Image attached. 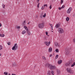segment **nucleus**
<instances>
[{
  "instance_id": "1",
  "label": "nucleus",
  "mask_w": 75,
  "mask_h": 75,
  "mask_svg": "<svg viewBox=\"0 0 75 75\" xmlns=\"http://www.w3.org/2000/svg\"><path fill=\"white\" fill-rule=\"evenodd\" d=\"M46 67H48V68H49L51 70H53V69H55L57 68L56 67L54 66H53L52 65L49 64L48 63H47L45 64Z\"/></svg>"
},
{
  "instance_id": "2",
  "label": "nucleus",
  "mask_w": 75,
  "mask_h": 75,
  "mask_svg": "<svg viewBox=\"0 0 75 75\" xmlns=\"http://www.w3.org/2000/svg\"><path fill=\"white\" fill-rule=\"evenodd\" d=\"M66 70L70 74H73L74 73V72L72 70V69H71V68H67L66 69Z\"/></svg>"
},
{
  "instance_id": "3",
  "label": "nucleus",
  "mask_w": 75,
  "mask_h": 75,
  "mask_svg": "<svg viewBox=\"0 0 75 75\" xmlns=\"http://www.w3.org/2000/svg\"><path fill=\"white\" fill-rule=\"evenodd\" d=\"M58 30L59 33L60 34H62L64 33V30L62 28H59L58 29Z\"/></svg>"
},
{
  "instance_id": "4",
  "label": "nucleus",
  "mask_w": 75,
  "mask_h": 75,
  "mask_svg": "<svg viewBox=\"0 0 75 75\" xmlns=\"http://www.w3.org/2000/svg\"><path fill=\"white\" fill-rule=\"evenodd\" d=\"M18 48V46L17 44H15L14 46L12 48V50H16Z\"/></svg>"
},
{
  "instance_id": "5",
  "label": "nucleus",
  "mask_w": 75,
  "mask_h": 75,
  "mask_svg": "<svg viewBox=\"0 0 75 75\" xmlns=\"http://www.w3.org/2000/svg\"><path fill=\"white\" fill-rule=\"evenodd\" d=\"M51 72V71L49 70L47 73V75H54V71H52Z\"/></svg>"
},
{
  "instance_id": "6",
  "label": "nucleus",
  "mask_w": 75,
  "mask_h": 75,
  "mask_svg": "<svg viewBox=\"0 0 75 75\" xmlns=\"http://www.w3.org/2000/svg\"><path fill=\"white\" fill-rule=\"evenodd\" d=\"M44 24L43 23H40L39 24V27L40 28H43V27H44Z\"/></svg>"
},
{
  "instance_id": "7",
  "label": "nucleus",
  "mask_w": 75,
  "mask_h": 75,
  "mask_svg": "<svg viewBox=\"0 0 75 75\" xmlns=\"http://www.w3.org/2000/svg\"><path fill=\"white\" fill-rule=\"evenodd\" d=\"M71 10H72V8L70 7L67 11V13H71Z\"/></svg>"
},
{
  "instance_id": "8",
  "label": "nucleus",
  "mask_w": 75,
  "mask_h": 75,
  "mask_svg": "<svg viewBox=\"0 0 75 75\" xmlns=\"http://www.w3.org/2000/svg\"><path fill=\"white\" fill-rule=\"evenodd\" d=\"M50 42H48L46 41L45 42V44L47 46H49V45H50Z\"/></svg>"
},
{
  "instance_id": "9",
  "label": "nucleus",
  "mask_w": 75,
  "mask_h": 75,
  "mask_svg": "<svg viewBox=\"0 0 75 75\" xmlns=\"http://www.w3.org/2000/svg\"><path fill=\"white\" fill-rule=\"evenodd\" d=\"M44 12H42L41 15L43 16V17H45L46 16V13H45L44 15Z\"/></svg>"
},
{
  "instance_id": "10",
  "label": "nucleus",
  "mask_w": 75,
  "mask_h": 75,
  "mask_svg": "<svg viewBox=\"0 0 75 75\" xmlns=\"http://www.w3.org/2000/svg\"><path fill=\"white\" fill-rule=\"evenodd\" d=\"M26 33H27V34H28L29 35H30L31 34V33H30V32L28 30L27 31Z\"/></svg>"
},
{
  "instance_id": "11",
  "label": "nucleus",
  "mask_w": 75,
  "mask_h": 75,
  "mask_svg": "<svg viewBox=\"0 0 75 75\" xmlns=\"http://www.w3.org/2000/svg\"><path fill=\"white\" fill-rule=\"evenodd\" d=\"M59 26H60V25L59 24H57L55 26V28H59Z\"/></svg>"
},
{
  "instance_id": "12",
  "label": "nucleus",
  "mask_w": 75,
  "mask_h": 75,
  "mask_svg": "<svg viewBox=\"0 0 75 75\" xmlns=\"http://www.w3.org/2000/svg\"><path fill=\"white\" fill-rule=\"evenodd\" d=\"M62 61L61 60H60L58 61V63L59 64H61L62 63Z\"/></svg>"
},
{
  "instance_id": "13",
  "label": "nucleus",
  "mask_w": 75,
  "mask_h": 75,
  "mask_svg": "<svg viewBox=\"0 0 75 75\" xmlns=\"http://www.w3.org/2000/svg\"><path fill=\"white\" fill-rule=\"evenodd\" d=\"M55 46H57V47H60L59 45H58V43H57V42H55Z\"/></svg>"
},
{
  "instance_id": "14",
  "label": "nucleus",
  "mask_w": 75,
  "mask_h": 75,
  "mask_svg": "<svg viewBox=\"0 0 75 75\" xmlns=\"http://www.w3.org/2000/svg\"><path fill=\"white\" fill-rule=\"evenodd\" d=\"M24 28H25L26 30H27V31H28L29 30L28 29V28H27V26H25L24 27Z\"/></svg>"
},
{
  "instance_id": "15",
  "label": "nucleus",
  "mask_w": 75,
  "mask_h": 75,
  "mask_svg": "<svg viewBox=\"0 0 75 75\" xmlns=\"http://www.w3.org/2000/svg\"><path fill=\"white\" fill-rule=\"evenodd\" d=\"M52 49L51 47H50L49 49V52H51L52 51Z\"/></svg>"
},
{
  "instance_id": "16",
  "label": "nucleus",
  "mask_w": 75,
  "mask_h": 75,
  "mask_svg": "<svg viewBox=\"0 0 75 75\" xmlns=\"http://www.w3.org/2000/svg\"><path fill=\"white\" fill-rule=\"evenodd\" d=\"M16 27L17 29H20V26H16Z\"/></svg>"
},
{
  "instance_id": "17",
  "label": "nucleus",
  "mask_w": 75,
  "mask_h": 75,
  "mask_svg": "<svg viewBox=\"0 0 75 75\" xmlns=\"http://www.w3.org/2000/svg\"><path fill=\"white\" fill-rule=\"evenodd\" d=\"M0 36L1 37H4V34H3L2 35L1 34H0Z\"/></svg>"
},
{
  "instance_id": "18",
  "label": "nucleus",
  "mask_w": 75,
  "mask_h": 75,
  "mask_svg": "<svg viewBox=\"0 0 75 75\" xmlns=\"http://www.w3.org/2000/svg\"><path fill=\"white\" fill-rule=\"evenodd\" d=\"M57 74L58 75V74H60V71H59V70H57Z\"/></svg>"
},
{
  "instance_id": "19",
  "label": "nucleus",
  "mask_w": 75,
  "mask_h": 75,
  "mask_svg": "<svg viewBox=\"0 0 75 75\" xmlns=\"http://www.w3.org/2000/svg\"><path fill=\"white\" fill-rule=\"evenodd\" d=\"M66 21H69V18L68 17H67L66 18Z\"/></svg>"
},
{
  "instance_id": "20",
  "label": "nucleus",
  "mask_w": 75,
  "mask_h": 75,
  "mask_svg": "<svg viewBox=\"0 0 75 75\" xmlns=\"http://www.w3.org/2000/svg\"><path fill=\"white\" fill-rule=\"evenodd\" d=\"M25 33H26L25 31V30H23L22 31V34H25Z\"/></svg>"
},
{
  "instance_id": "21",
  "label": "nucleus",
  "mask_w": 75,
  "mask_h": 75,
  "mask_svg": "<svg viewBox=\"0 0 75 75\" xmlns=\"http://www.w3.org/2000/svg\"><path fill=\"white\" fill-rule=\"evenodd\" d=\"M75 65V62H74L73 64H72L71 65V67H74V66Z\"/></svg>"
},
{
  "instance_id": "22",
  "label": "nucleus",
  "mask_w": 75,
  "mask_h": 75,
  "mask_svg": "<svg viewBox=\"0 0 75 75\" xmlns=\"http://www.w3.org/2000/svg\"><path fill=\"white\" fill-rule=\"evenodd\" d=\"M70 52H69V51H66V54H69V53Z\"/></svg>"
},
{
  "instance_id": "23",
  "label": "nucleus",
  "mask_w": 75,
  "mask_h": 75,
  "mask_svg": "<svg viewBox=\"0 0 75 75\" xmlns=\"http://www.w3.org/2000/svg\"><path fill=\"white\" fill-rule=\"evenodd\" d=\"M4 74L5 75H7V74H8V72H5L4 73Z\"/></svg>"
},
{
  "instance_id": "24",
  "label": "nucleus",
  "mask_w": 75,
  "mask_h": 75,
  "mask_svg": "<svg viewBox=\"0 0 75 75\" xmlns=\"http://www.w3.org/2000/svg\"><path fill=\"white\" fill-rule=\"evenodd\" d=\"M58 58V55L57 54L56 56V57H55V59H57Z\"/></svg>"
},
{
  "instance_id": "25",
  "label": "nucleus",
  "mask_w": 75,
  "mask_h": 75,
  "mask_svg": "<svg viewBox=\"0 0 75 75\" xmlns=\"http://www.w3.org/2000/svg\"><path fill=\"white\" fill-rule=\"evenodd\" d=\"M42 58H43V59H44V60H46V58L44 56H43Z\"/></svg>"
},
{
  "instance_id": "26",
  "label": "nucleus",
  "mask_w": 75,
  "mask_h": 75,
  "mask_svg": "<svg viewBox=\"0 0 75 75\" xmlns=\"http://www.w3.org/2000/svg\"><path fill=\"white\" fill-rule=\"evenodd\" d=\"M44 7H48V5L47 4H44Z\"/></svg>"
},
{
  "instance_id": "27",
  "label": "nucleus",
  "mask_w": 75,
  "mask_h": 75,
  "mask_svg": "<svg viewBox=\"0 0 75 75\" xmlns=\"http://www.w3.org/2000/svg\"><path fill=\"white\" fill-rule=\"evenodd\" d=\"M3 48V47H2V46L1 45H0V50H1Z\"/></svg>"
},
{
  "instance_id": "28",
  "label": "nucleus",
  "mask_w": 75,
  "mask_h": 75,
  "mask_svg": "<svg viewBox=\"0 0 75 75\" xmlns=\"http://www.w3.org/2000/svg\"><path fill=\"white\" fill-rule=\"evenodd\" d=\"M2 6H3V8H4L5 7V5H4V4H3Z\"/></svg>"
},
{
  "instance_id": "29",
  "label": "nucleus",
  "mask_w": 75,
  "mask_h": 75,
  "mask_svg": "<svg viewBox=\"0 0 75 75\" xmlns=\"http://www.w3.org/2000/svg\"><path fill=\"white\" fill-rule=\"evenodd\" d=\"M44 7L43 6H42L41 8V10H44Z\"/></svg>"
},
{
  "instance_id": "30",
  "label": "nucleus",
  "mask_w": 75,
  "mask_h": 75,
  "mask_svg": "<svg viewBox=\"0 0 75 75\" xmlns=\"http://www.w3.org/2000/svg\"><path fill=\"white\" fill-rule=\"evenodd\" d=\"M52 8V5H51L49 7V8L50 9H51Z\"/></svg>"
},
{
  "instance_id": "31",
  "label": "nucleus",
  "mask_w": 75,
  "mask_h": 75,
  "mask_svg": "<svg viewBox=\"0 0 75 75\" xmlns=\"http://www.w3.org/2000/svg\"><path fill=\"white\" fill-rule=\"evenodd\" d=\"M65 7V5H63L61 7L62 8H64Z\"/></svg>"
},
{
  "instance_id": "32",
  "label": "nucleus",
  "mask_w": 75,
  "mask_h": 75,
  "mask_svg": "<svg viewBox=\"0 0 75 75\" xmlns=\"http://www.w3.org/2000/svg\"><path fill=\"white\" fill-rule=\"evenodd\" d=\"M56 52H58V49H57L56 50Z\"/></svg>"
},
{
  "instance_id": "33",
  "label": "nucleus",
  "mask_w": 75,
  "mask_h": 75,
  "mask_svg": "<svg viewBox=\"0 0 75 75\" xmlns=\"http://www.w3.org/2000/svg\"><path fill=\"white\" fill-rule=\"evenodd\" d=\"M39 5H40V3H39L38 5L37 6L38 7H39Z\"/></svg>"
},
{
  "instance_id": "34",
  "label": "nucleus",
  "mask_w": 75,
  "mask_h": 75,
  "mask_svg": "<svg viewBox=\"0 0 75 75\" xmlns=\"http://www.w3.org/2000/svg\"><path fill=\"white\" fill-rule=\"evenodd\" d=\"M73 41L75 43V38H74V39H73Z\"/></svg>"
},
{
  "instance_id": "35",
  "label": "nucleus",
  "mask_w": 75,
  "mask_h": 75,
  "mask_svg": "<svg viewBox=\"0 0 75 75\" xmlns=\"http://www.w3.org/2000/svg\"><path fill=\"white\" fill-rule=\"evenodd\" d=\"M63 3V0H61V4H62Z\"/></svg>"
},
{
  "instance_id": "36",
  "label": "nucleus",
  "mask_w": 75,
  "mask_h": 75,
  "mask_svg": "<svg viewBox=\"0 0 75 75\" xmlns=\"http://www.w3.org/2000/svg\"><path fill=\"white\" fill-rule=\"evenodd\" d=\"M62 9V7H59V10H61Z\"/></svg>"
},
{
  "instance_id": "37",
  "label": "nucleus",
  "mask_w": 75,
  "mask_h": 75,
  "mask_svg": "<svg viewBox=\"0 0 75 75\" xmlns=\"http://www.w3.org/2000/svg\"><path fill=\"white\" fill-rule=\"evenodd\" d=\"M8 45H10V42H8Z\"/></svg>"
},
{
  "instance_id": "38",
  "label": "nucleus",
  "mask_w": 75,
  "mask_h": 75,
  "mask_svg": "<svg viewBox=\"0 0 75 75\" xmlns=\"http://www.w3.org/2000/svg\"><path fill=\"white\" fill-rule=\"evenodd\" d=\"M50 25L51 26V27L52 28H53V26H52V24H50Z\"/></svg>"
},
{
  "instance_id": "39",
  "label": "nucleus",
  "mask_w": 75,
  "mask_h": 75,
  "mask_svg": "<svg viewBox=\"0 0 75 75\" xmlns=\"http://www.w3.org/2000/svg\"><path fill=\"white\" fill-rule=\"evenodd\" d=\"M40 1V0H37V3H38Z\"/></svg>"
},
{
  "instance_id": "40",
  "label": "nucleus",
  "mask_w": 75,
  "mask_h": 75,
  "mask_svg": "<svg viewBox=\"0 0 75 75\" xmlns=\"http://www.w3.org/2000/svg\"><path fill=\"white\" fill-rule=\"evenodd\" d=\"M42 16H43V15H40L41 18H42Z\"/></svg>"
},
{
  "instance_id": "41",
  "label": "nucleus",
  "mask_w": 75,
  "mask_h": 75,
  "mask_svg": "<svg viewBox=\"0 0 75 75\" xmlns=\"http://www.w3.org/2000/svg\"><path fill=\"white\" fill-rule=\"evenodd\" d=\"M46 34L47 35H48V33L47 32H46Z\"/></svg>"
},
{
  "instance_id": "42",
  "label": "nucleus",
  "mask_w": 75,
  "mask_h": 75,
  "mask_svg": "<svg viewBox=\"0 0 75 75\" xmlns=\"http://www.w3.org/2000/svg\"><path fill=\"white\" fill-rule=\"evenodd\" d=\"M73 17H75V14H74L73 15Z\"/></svg>"
},
{
  "instance_id": "43",
  "label": "nucleus",
  "mask_w": 75,
  "mask_h": 75,
  "mask_svg": "<svg viewBox=\"0 0 75 75\" xmlns=\"http://www.w3.org/2000/svg\"><path fill=\"white\" fill-rule=\"evenodd\" d=\"M12 75H16V74H12Z\"/></svg>"
},
{
  "instance_id": "44",
  "label": "nucleus",
  "mask_w": 75,
  "mask_h": 75,
  "mask_svg": "<svg viewBox=\"0 0 75 75\" xmlns=\"http://www.w3.org/2000/svg\"><path fill=\"white\" fill-rule=\"evenodd\" d=\"M1 24L0 23V27H1Z\"/></svg>"
},
{
  "instance_id": "45",
  "label": "nucleus",
  "mask_w": 75,
  "mask_h": 75,
  "mask_svg": "<svg viewBox=\"0 0 75 75\" xmlns=\"http://www.w3.org/2000/svg\"><path fill=\"white\" fill-rule=\"evenodd\" d=\"M52 57V54H50V57Z\"/></svg>"
},
{
  "instance_id": "46",
  "label": "nucleus",
  "mask_w": 75,
  "mask_h": 75,
  "mask_svg": "<svg viewBox=\"0 0 75 75\" xmlns=\"http://www.w3.org/2000/svg\"><path fill=\"white\" fill-rule=\"evenodd\" d=\"M66 66H68V64L67 63L66 64Z\"/></svg>"
},
{
  "instance_id": "47",
  "label": "nucleus",
  "mask_w": 75,
  "mask_h": 75,
  "mask_svg": "<svg viewBox=\"0 0 75 75\" xmlns=\"http://www.w3.org/2000/svg\"><path fill=\"white\" fill-rule=\"evenodd\" d=\"M30 22H29L28 23V24H30Z\"/></svg>"
},
{
  "instance_id": "48",
  "label": "nucleus",
  "mask_w": 75,
  "mask_h": 75,
  "mask_svg": "<svg viewBox=\"0 0 75 75\" xmlns=\"http://www.w3.org/2000/svg\"><path fill=\"white\" fill-rule=\"evenodd\" d=\"M25 21H23V23H25Z\"/></svg>"
},
{
  "instance_id": "49",
  "label": "nucleus",
  "mask_w": 75,
  "mask_h": 75,
  "mask_svg": "<svg viewBox=\"0 0 75 75\" xmlns=\"http://www.w3.org/2000/svg\"><path fill=\"white\" fill-rule=\"evenodd\" d=\"M1 56V54H0V56Z\"/></svg>"
},
{
  "instance_id": "50",
  "label": "nucleus",
  "mask_w": 75,
  "mask_h": 75,
  "mask_svg": "<svg viewBox=\"0 0 75 75\" xmlns=\"http://www.w3.org/2000/svg\"><path fill=\"white\" fill-rule=\"evenodd\" d=\"M8 75H10V74H8Z\"/></svg>"
},
{
  "instance_id": "51",
  "label": "nucleus",
  "mask_w": 75,
  "mask_h": 75,
  "mask_svg": "<svg viewBox=\"0 0 75 75\" xmlns=\"http://www.w3.org/2000/svg\"><path fill=\"white\" fill-rule=\"evenodd\" d=\"M52 30H53V29H52Z\"/></svg>"
},
{
  "instance_id": "52",
  "label": "nucleus",
  "mask_w": 75,
  "mask_h": 75,
  "mask_svg": "<svg viewBox=\"0 0 75 75\" xmlns=\"http://www.w3.org/2000/svg\"><path fill=\"white\" fill-rule=\"evenodd\" d=\"M13 66H14V65H13Z\"/></svg>"
}]
</instances>
